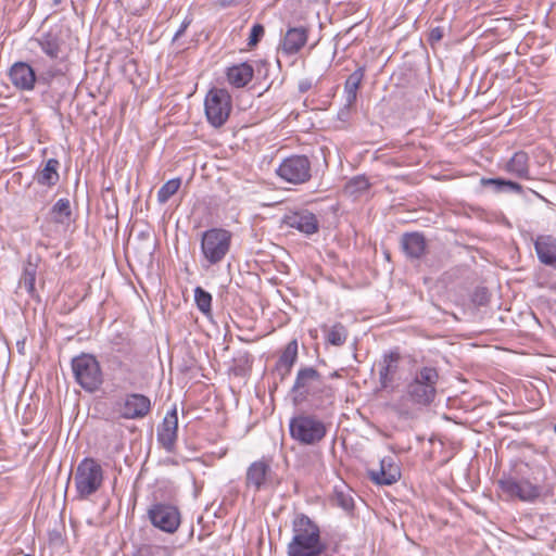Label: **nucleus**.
I'll return each instance as SVG.
<instances>
[{
    "instance_id": "1",
    "label": "nucleus",
    "mask_w": 556,
    "mask_h": 556,
    "mask_svg": "<svg viewBox=\"0 0 556 556\" xmlns=\"http://www.w3.org/2000/svg\"><path fill=\"white\" fill-rule=\"evenodd\" d=\"M439 371L432 366L418 368L406 384L404 394L393 404L401 416H410L414 407L429 406L437 396Z\"/></svg>"
},
{
    "instance_id": "2",
    "label": "nucleus",
    "mask_w": 556,
    "mask_h": 556,
    "mask_svg": "<svg viewBox=\"0 0 556 556\" xmlns=\"http://www.w3.org/2000/svg\"><path fill=\"white\" fill-rule=\"evenodd\" d=\"M292 533L288 556H321L327 551L318 525L306 515L300 514L293 519Z\"/></svg>"
},
{
    "instance_id": "3",
    "label": "nucleus",
    "mask_w": 556,
    "mask_h": 556,
    "mask_svg": "<svg viewBox=\"0 0 556 556\" xmlns=\"http://www.w3.org/2000/svg\"><path fill=\"white\" fill-rule=\"evenodd\" d=\"M30 42L39 47L42 53L53 62L42 72L41 79L50 81L55 77L65 75L70 48L62 31L50 29L38 37L31 38Z\"/></svg>"
},
{
    "instance_id": "4",
    "label": "nucleus",
    "mask_w": 556,
    "mask_h": 556,
    "mask_svg": "<svg viewBox=\"0 0 556 556\" xmlns=\"http://www.w3.org/2000/svg\"><path fill=\"white\" fill-rule=\"evenodd\" d=\"M291 392L294 403L331 400L334 395L333 388L326 382L325 377L311 366L298 370Z\"/></svg>"
},
{
    "instance_id": "5",
    "label": "nucleus",
    "mask_w": 556,
    "mask_h": 556,
    "mask_svg": "<svg viewBox=\"0 0 556 556\" xmlns=\"http://www.w3.org/2000/svg\"><path fill=\"white\" fill-rule=\"evenodd\" d=\"M232 235L224 228H211L202 232L200 250L202 267L220 264L230 251Z\"/></svg>"
},
{
    "instance_id": "6",
    "label": "nucleus",
    "mask_w": 556,
    "mask_h": 556,
    "mask_svg": "<svg viewBox=\"0 0 556 556\" xmlns=\"http://www.w3.org/2000/svg\"><path fill=\"white\" fill-rule=\"evenodd\" d=\"M103 481L104 471L97 459L85 457L79 462L74 475V484L80 500H86L97 493Z\"/></svg>"
},
{
    "instance_id": "7",
    "label": "nucleus",
    "mask_w": 556,
    "mask_h": 556,
    "mask_svg": "<svg viewBox=\"0 0 556 556\" xmlns=\"http://www.w3.org/2000/svg\"><path fill=\"white\" fill-rule=\"evenodd\" d=\"M75 381L89 393L100 389L103 383V372L99 361L91 354L81 353L71 363Z\"/></svg>"
},
{
    "instance_id": "8",
    "label": "nucleus",
    "mask_w": 556,
    "mask_h": 556,
    "mask_svg": "<svg viewBox=\"0 0 556 556\" xmlns=\"http://www.w3.org/2000/svg\"><path fill=\"white\" fill-rule=\"evenodd\" d=\"M289 430L292 439L306 445L320 442L327 433L325 424L311 415H299L291 418Z\"/></svg>"
},
{
    "instance_id": "9",
    "label": "nucleus",
    "mask_w": 556,
    "mask_h": 556,
    "mask_svg": "<svg viewBox=\"0 0 556 556\" xmlns=\"http://www.w3.org/2000/svg\"><path fill=\"white\" fill-rule=\"evenodd\" d=\"M207 122L215 128L223 126L231 112L232 103L229 92L225 89H211L204 101Z\"/></svg>"
},
{
    "instance_id": "10",
    "label": "nucleus",
    "mask_w": 556,
    "mask_h": 556,
    "mask_svg": "<svg viewBox=\"0 0 556 556\" xmlns=\"http://www.w3.org/2000/svg\"><path fill=\"white\" fill-rule=\"evenodd\" d=\"M152 409L149 396L141 393H126L113 403V412L122 419L139 420L147 417Z\"/></svg>"
},
{
    "instance_id": "11",
    "label": "nucleus",
    "mask_w": 556,
    "mask_h": 556,
    "mask_svg": "<svg viewBox=\"0 0 556 556\" xmlns=\"http://www.w3.org/2000/svg\"><path fill=\"white\" fill-rule=\"evenodd\" d=\"M279 178L292 185H302L312 178V163L306 155H291L276 169Z\"/></svg>"
},
{
    "instance_id": "12",
    "label": "nucleus",
    "mask_w": 556,
    "mask_h": 556,
    "mask_svg": "<svg viewBox=\"0 0 556 556\" xmlns=\"http://www.w3.org/2000/svg\"><path fill=\"white\" fill-rule=\"evenodd\" d=\"M501 494L507 500H519L532 503L541 495V486L528 479L517 480L513 477H504L497 481Z\"/></svg>"
},
{
    "instance_id": "13",
    "label": "nucleus",
    "mask_w": 556,
    "mask_h": 556,
    "mask_svg": "<svg viewBox=\"0 0 556 556\" xmlns=\"http://www.w3.org/2000/svg\"><path fill=\"white\" fill-rule=\"evenodd\" d=\"M148 517L155 528L166 533H175L181 522L179 509L167 503L151 505L148 509Z\"/></svg>"
},
{
    "instance_id": "14",
    "label": "nucleus",
    "mask_w": 556,
    "mask_h": 556,
    "mask_svg": "<svg viewBox=\"0 0 556 556\" xmlns=\"http://www.w3.org/2000/svg\"><path fill=\"white\" fill-rule=\"evenodd\" d=\"M275 472L270 460L257 459L249 465L245 472V486L254 492L266 490L274 484Z\"/></svg>"
},
{
    "instance_id": "15",
    "label": "nucleus",
    "mask_w": 556,
    "mask_h": 556,
    "mask_svg": "<svg viewBox=\"0 0 556 556\" xmlns=\"http://www.w3.org/2000/svg\"><path fill=\"white\" fill-rule=\"evenodd\" d=\"M12 85L21 91H31L35 88L37 76L35 70L27 62H15L9 70Z\"/></svg>"
},
{
    "instance_id": "16",
    "label": "nucleus",
    "mask_w": 556,
    "mask_h": 556,
    "mask_svg": "<svg viewBox=\"0 0 556 556\" xmlns=\"http://www.w3.org/2000/svg\"><path fill=\"white\" fill-rule=\"evenodd\" d=\"M367 472L370 480L379 485H391L401 478L400 468L390 456L383 457L377 468H370Z\"/></svg>"
},
{
    "instance_id": "17",
    "label": "nucleus",
    "mask_w": 556,
    "mask_h": 556,
    "mask_svg": "<svg viewBox=\"0 0 556 556\" xmlns=\"http://www.w3.org/2000/svg\"><path fill=\"white\" fill-rule=\"evenodd\" d=\"M283 223L286 226L294 228L307 236L316 233L319 229V222L316 215L306 210L287 214L283 218Z\"/></svg>"
},
{
    "instance_id": "18",
    "label": "nucleus",
    "mask_w": 556,
    "mask_h": 556,
    "mask_svg": "<svg viewBox=\"0 0 556 556\" xmlns=\"http://www.w3.org/2000/svg\"><path fill=\"white\" fill-rule=\"evenodd\" d=\"M178 416L176 407L165 415L162 425L157 429V440L166 451H172L177 440Z\"/></svg>"
},
{
    "instance_id": "19",
    "label": "nucleus",
    "mask_w": 556,
    "mask_h": 556,
    "mask_svg": "<svg viewBox=\"0 0 556 556\" xmlns=\"http://www.w3.org/2000/svg\"><path fill=\"white\" fill-rule=\"evenodd\" d=\"M308 30L304 26L290 27L281 42V51L286 55L298 53L307 42Z\"/></svg>"
},
{
    "instance_id": "20",
    "label": "nucleus",
    "mask_w": 556,
    "mask_h": 556,
    "mask_svg": "<svg viewBox=\"0 0 556 556\" xmlns=\"http://www.w3.org/2000/svg\"><path fill=\"white\" fill-rule=\"evenodd\" d=\"M534 249L542 264L556 268V238L549 235L538 236Z\"/></svg>"
},
{
    "instance_id": "21",
    "label": "nucleus",
    "mask_w": 556,
    "mask_h": 556,
    "mask_svg": "<svg viewBox=\"0 0 556 556\" xmlns=\"http://www.w3.org/2000/svg\"><path fill=\"white\" fill-rule=\"evenodd\" d=\"M400 359L401 355L397 351H391L383 355L379 369V382L382 389H387L393 382Z\"/></svg>"
},
{
    "instance_id": "22",
    "label": "nucleus",
    "mask_w": 556,
    "mask_h": 556,
    "mask_svg": "<svg viewBox=\"0 0 556 556\" xmlns=\"http://www.w3.org/2000/svg\"><path fill=\"white\" fill-rule=\"evenodd\" d=\"M365 77V67H357L345 80L344 83V110L349 111L354 106L357 100V91L362 85V81Z\"/></svg>"
},
{
    "instance_id": "23",
    "label": "nucleus",
    "mask_w": 556,
    "mask_h": 556,
    "mask_svg": "<svg viewBox=\"0 0 556 556\" xmlns=\"http://www.w3.org/2000/svg\"><path fill=\"white\" fill-rule=\"evenodd\" d=\"M254 68L248 62L229 66L226 71L227 81L235 88L245 87L253 78Z\"/></svg>"
},
{
    "instance_id": "24",
    "label": "nucleus",
    "mask_w": 556,
    "mask_h": 556,
    "mask_svg": "<svg viewBox=\"0 0 556 556\" xmlns=\"http://www.w3.org/2000/svg\"><path fill=\"white\" fill-rule=\"evenodd\" d=\"M505 170L517 178L526 180L531 179L530 159L528 153L525 151L515 152L507 161Z\"/></svg>"
},
{
    "instance_id": "25",
    "label": "nucleus",
    "mask_w": 556,
    "mask_h": 556,
    "mask_svg": "<svg viewBox=\"0 0 556 556\" xmlns=\"http://www.w3.org/2000/svg\"><path fill=\"white\" fill-rule=\"evenodd\" d=\"M296 358L298 342L296 340H292L287 344L275 366V371L277 372L281 380H283L286 377L290 375L291 369L294 363L296 362Z\"/></svg>"
},
{
    "instance_id": "26",
    "label": "nucleus",
    "mask_w": 556,
    "mask_h": 556,
    "mask_svg": "<svg viewBox=\"0 0 556 556\" xmlns=\"http://www.w3.org/2000/svg\"><path fill=\"white\" fill-rule=\"evenodd\" d=\"M401 245L406 256L419 258L425 253L426 239L418 232L404 233L401 239Z\"/></svg>"
},
{
    "instance_id": "27",
    "label": "nucleus",
    "mask_w": 556,
    "mask_h": 556,
    "mask_svg": "<svg viewBox=\"0 0 556 556\" xmlns=\"http://www.w3.org/2000/svg\"><path fill=\"white\" fill-rule=\"evenodd\" d=\"M60 162L56 159H49L45 166L35 175V180L38 185L46 187H53L60 179L59 175Z\"/></svg>"
},
{
    "instance_id": "28",
    "label": "nucleus",
    "mask_w": 556,
    "mask_h": 556,
    "mask_svg": "<svg viewBox=\"0 0 556 556\" xmlns=\"http://www.w3.org/2000/svg\"><path fill=\"white\" fill-rule=\"evenodd\" d=\"M36 276H37V265L28 261L23 269V274L20 278V287L24 288L26 292L34 296L36 293Z\"/></svg>"
},
{
    "instance_id": "29",
    "label": "nucleus",
    "mask_w": 556,
    "mask_h": 556,
    "mask_svg": "<svg viewBox=\"0 0 556 556\" xmlns=\"http://www.w3.org/2000/svg\"><path fill=\"white\" fill-rule=\"evenodd\" d=\"M332 503L346 511L352 510L354 501L351 495V490L345 484L336 485L332 494Z\"/></svg>"
},
{
    "instance_id": "30",
    "label": "nucleus",
    "mask_w": 556,
    "mask_h": 556,
    "mask_svg": "<svg viewBox=\"0 0 556 556\" xmlns=\"http://www.w3.org/2000/svg\"><path fill=\"white\" fill-rule=\"evenodd\" d=\"M51 216L58 224H66L71 218V204L68 199H59L51 208Z\"/></svg>"
},
{
    "instance_id": "31",
    "label": "nucleus",
    "mask_w": 556,
    "mask_h": 556,
    "mask_svg": "<svg viewBox=\"0 0 556 556\" xmlns=\"http://www.w3.org/2000/svg\"><path fill=\"white\" fill-rule=\"evenodd\" d=\"M349 332L341 323L334 324L327 331V341L334 346H341L346 342Z\"/></svg>"
},
{
    "instance_id": "32",
    "label": "nucleus",
    "mask_w": 556,
    "mask_h": 556,
    "mask_svg": "<svg viewBox=\"0 0 556 556\" xmlns=\"http://www.w3.org/2000/svg\"><path fill=\"white\" fill-rule=\"evenodd\" d=\"M194 301L201 313L208 316L212 313V295L202 287L194 289Z\"/></svg>"
},
{
    "instance_id": "33",
    "label": "nucleus",
    "mask_w": 556,
    "mask_h": 556,
    "mask_svg": "<svg viewBox=\"0 0 556 556\" xmlns=\"http://www.w3.org/2000/svg\"><path fill=\"white\" fill-rule=\"evenodd\" d=\"M180 186V178H173L166 181L157 191L159 203H166L179 190Z\"/></svg>"
},
{
    "instance_id": "34",
    "label": "nucleus",
    "mask_w": 556,
    "mask_h": 556,
    "mask_svg": "<svg viewBox=\"0 0 556 556\" xmlns=\"http://www.w3.org/2000/svg\"><path fill=\"white\" fill-rule=\"evenodd\" d=\"M369 188L367 178L357 176L352 178L345 186V190L351 194L363 192Z\"/></svg>"
},
{
    "instance_id": "35",
    "label": "nucleus",
    "mask_w": 556,
    "mask_h": 556,
    "mask_svg": "<svg viewBox=\"0 0 556 556\" xmlns=\"http://www.w3.org/2000/svg\"><path fill=\"white\" fill-rule=\"evenodd\" d=\"M265 29L262 24H254L249 36V46H255L264 36Z\"/></svg>"
},
{
    "instance_id": "36",
    "label": "nucleus",
    "mask_w": 556,
    "mask_h": 556,
    "mask_svg": "<svg viewBox=\"0 0 556 556\" xmlns=\"http://www.w3.org/2000/svg\"><path fill=\"white\" fill-rule=\"evenodd\" d=\"M481 184L483 186H490L495 192H504V179L503 178H482Z\"/></svg>"
},
{
    "instance_id": "37",
    "label": "nucleus",
    "mask_w": 556,
    "mask_h": 556,
    "mask_svg": "<svg viewBox=\"0 0 556 556\" xmlns=\"http://www.w3.org/2000/svg\"><path fill=\"white\" fill-rule=\"evenodd\" d=\"M443 36H444V29L440 26H437V27L431 28V30L429 31L428 40L433 46V45L438 43L439 41H441Z\"/></svg>"
},
{
    "instance_id": "38",
    "label": "nucleus",
    "mask_w": 556,
    "mask_h": 556,
    "mask_svg": "<svg viewBox=\"0 0 556 556\" xmlns=\"http://www.w3.org/2000/svg\"><path fill=\"white\" fill-rule=\"evenodd\" d=\"M504 192H513V193L521 194L523 192V188L518 182L504 179Z\"/></svg>"
},
{
    "instance_id": "39",
    "label": "nucleus",
    "mask_w": 556,
    "mask_h": 556,
    "mask_svg": "<svg viewBox=\"0 0 556 556\" xmlns=\"http://www.w3.org/2000/svg\"><path fill=\"white\" fill-rule=\"evenodd\" d=\"M189 24H190L189 21H184L181 23L180 27L178 28V30L174 35V38H173L174 41H176L180 36H182L185 34V31L188 28Z\"/></svg>"
},
{
    "instance_id": "40",
    "label": "nucleus",
    "mask_w": 556,
    "mask_h": 556,
    "mask_svg": "<svg viewBox=\"0 0 556 556\" xmlns=\"http://www.w3.org/2000/svg\"><path fill=\"white\" fill-rule=\"evenodd\" d=\"M125 372H127L129 375V377H125L123 379V382L127 386V387H135L136 386V381L134 378L130 377L131 375V369L129 367H125L124 368Z\"/></svg>"
},
{
    "instance_id": "41",
    "label": "nucleus",
    "mask_w": 556,
    "mask_h": 556,
    "mask_svg": "<svg viewBox=\"0 0 556 556\" xmlns=\"http://www.w3.org/2000/svg\"><path fill=\"white\" fill-rule=\"evenodd\" d=\"M309 87H311V84H309L308 81H302V83L300 84V86H299V88H300V90H301L302 92H304V91L308 90V89H309Z\"/></svg>"
},
{
    "instance_id": "42",
    "label": "nucleus",
    "mask_w": 556,
    "mask_h": 556,
    "mask_svg": "<svg viewBox=\"0 0 556 556\" xmlns=\"http://www.w3.org/2000/svg\"><path fill=\"white\" fill-rule=\"evenodd\" d=\"M54 2H55V3H59V2H60V0H54Z\"/></svg>"
}]
</instances>
